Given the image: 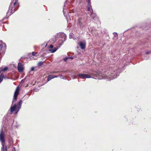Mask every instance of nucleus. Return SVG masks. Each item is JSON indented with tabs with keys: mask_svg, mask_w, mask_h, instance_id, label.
<instances>
[{
	"mask_svg": "<svg viewBox=\"0 0 151 151\" xmlns=\"http://www.w3.org/2000/svg\"><path fill=\"white\" fill-rule=\"evenodd\" d=\"M19 89L18 87H17L14 93L12 105L10 108V111L12 113L15 111L16 112V114H17L21 108L22 102V101L21 100L19 101L17 104H14L13 105L14 103L17 100V96L19 94Z\"/></svg>",
	"mask_w": 151,
	"mask_h": 151,
	"instance_id": "f257e3e1",
	"label": "nucleus"
},
{
	"mask_svg": "<svg viewBox=\"0 0 151 151\" xmlns=\"http://www.w3.org/2000/svg\"><path fill=\"white\" fill-rule=\"evenodd\" d=\"M18 0H12L10 3L9 9L7 13V14L10 15L14 13L15 11V9L17 7L18 4L17 3Z\"/></svg>",
	"mask_w": 151,
	"mask_h": 151,
	"instance_id": "f03ea898",
	"label": "nucleus"
},
{
	"mask_svg": "<svg viewBox=\"0 0 151 151\" xmlns=\"http://www.w3.org/2000/svg\"><path fill=\"white\" fill-rule=\"evenodd\" d=\"M7 130L5 126H3L1 129L0 134V141L1 143L2 146L1 147L2 151H6V147L4 149V142L5 140L4 139V131L6 132Z\"/></svg>",
	"mask_w": 151,
	"mask_h": 151,
	"instance_id": "7ed1b4c3",
	"label": "nucleus"
},
{
	"mask_svg": "<svg viewBox=\"0 0 151 151\" xmlns=\"http://www.w3.org/2000/svg\"><path fill=\"white\" fill-rule=\"evenodd\" d=\"M103 75V77L105 78H109L110 80L113 79L115 78H116L117 76L119 75V73L118 72H117L116 71H114V73H109V72H106L104 74H102L101 73L99 74V75L100 76H102Z\"/></svg>",
	"mask_w": 151,
	"mask_h": 151,
	"instance_id": "20e7f679",
	"label": "nucleus"
},
{
	"mask_svg": "<svg viewBox=\"0 0 151 151\" xmlns=\"http://www.w3.org/2000/svg\"><path fill=\"white\" fill-rule=\"evenodd\" d=\"M57 37L59 38V40L61 41L63 43L66 40V35L63 32H60L58 34Z\"/></svg>",
	"mask_w": 151,
	"mask_h": 151,
	"instance_id": "39448f33",
	"label": "nucleus"
},
{
	"mask_svg": "<svg viewBox=\"0 0 151 151\" xmlns=\"http://www.w3.org/2000/svg\"><path fill=\"white\" fill-rule=\"evenodd\" d=\"M24 69V65L21 63H18L17 65V70L19 73L22 72Z\"/></svg>",
	"mask_w": 151,
	"mask_h": 151,
	"instance_id": "423d86ee",
	"label": "nucleus"
},
{
	"mask_svg": "<svg viewBox=\"0 0 151 151\" xmlns=\"http://www.w3.org/2000/svg\"><path fill=\"white\" fill-rule=\"evenodd\" d=\"M78 76L82 79L91 78L90 75L87 74H79L78 75Z\"/></svg>",
	"mask_w": 151,
	"mask_h": 151,
	"instance_id": "0eeeda50",
	"label": "nucleus"
},
{
	"mask_svg": "<svg viewBox=\"0 0 151 151\" xmlns=\"http://www.w3.org/2000/svg\"><path fill=\"white\" fill-rule=\"evenodd\" d=\"M86 42L81 41L80 42L79 45L81 49L82 50H84L86 47Z\"/></svg>",
	"mask_w": 151,
	"mask_h": 151,
	"instance_id": "6e6552de",
	"label": "nucleus"
},
{
	"mask_svg": "<svg viewBox=\"0 0 151 151\" xmlns=\"http://www.w3.org/2000/svg\"><path fill=\"white\" fill-rule=\"evenodd\" d=\"M37 54V53L34 52H32V53H29V58L31 59H36L34 58Z\"/></svg>",
	"mask_w": 151,
	"mask_h": 151,
	"instance_id": "1a4fd4ad",
	"label": "nucleus"
},
{
	"mask_svg": "<svg viewBox=\"0 0 151 151\" xmlns=\"http://www.w3.org/2000/svg\"><path fill=\"white\" fill-rule=\"evenodd\" d=\"M83 19V18L82 17H79L78 20V24L81 27H83V24L82 22Z\"/></svg>",
	"mask_w": 151,
	"mask_h": 151,
	"instance_id": "9d476101",
	"label": "nucleus"
},
{
	"mask_svg": "<svg viewBox=\"0 0 151 151\" xmlns=\"http://www.w3.org/2000/svg\"><path fill=\"white\" fill-rule=\"evenodd\" d=\"M2 43L0 45V49H1L3 47L5 48H6V45L4 43H3L2 41L1 40L0 41Z\"/></svg>",
	"mask_w": 151,
	"mask_h": 151,
	"instance_id": "9b49d317",
	"label": "nucleus"
},
{
	"mask_svg": "<svg viewBox=\"0 0 151 151\" xmlns=\"http://www.w3.org/2000/svg\"><path fill=\"white\" fill-rule=\"evenodd\" d=\"M57 47H55L53 49L49 50V51L51 53H54L58 49Z\"/></svg>",
	"mask_w": 151,
	"mask_h": 151,
	"instance_id": "f8f14e48",
	"label": "nucleus"
},
{
	"mask_svg": "<svg viewBox=\"0 0 151 151\" xmlns=\"http://www.w3.org/2000/svg\"><path fill=\"white\" fill-rule=\"evenodd\" d=\"M113 34L114 35L113 39L114 40H116L118 38L117 34L116 32H114L113 33Z\"/></svg>",
	"mask_w": 151,
	"mask_h": 151,
	"instance_id": "ddd939ff",
	"label": "nucleus"
},
{
	"mask_svg": "<svg viewBox=\"0 0 151 151\" xmlns=\"http://www.w3.org/2000/svg\"><path fill=\"white\" fill-rule=\"evenodd\" d=\"M4 78V75L3 74H1L0 75V82H1L3 80Z\"/></svg>",
	"mask_w": 151,
	"mask_h": 151,
	"instance_id": "4468645a",
	"label": "nucleus"
},
{
	"mask_svg": "<svg viewBox=\"0 0 151 151\" xmlns=\"http://www.w3.org/2000/svg\"><path fill=\"white\" fill-rule=\"evenodd\" d=\"M91 17H93V18H95L96 17V14L95 13H91Z\"/></svg>",
	"mask_w": 151,
	"mask_h": 151,
	"instance_id": "2eb2a0df",
	"label": "nucleus"
},
{
	"mask_svg": "<svg viewBox=\"0 0 151 151\" xmlns=\"http://www.w3.org/2000/svg\"><path fill=\"white\" fill-rule=\"evenodd\" d=\"M1 69L2 71H5L7 70L8 68L6 67L4 68H1Z\"/></svg>",
	"mask_w": 151,
	"mask_h": 151,
	"instance_id": "dca6fc26",
	"label": "nucleus"
},
{
	"mask_svg": "<svg viewBox=\"0 0 151 151\" xmlns=\"http://www.w3.org/2000/svg\"><path fill=\"white\" fill-rule=\"evenodd\" d=\"M58 77H60L61 79H65V77L61 75H58L57 76Z\"/></svg>",
	"mask_w": 151,
	"mask_h": 151,
	"instance_id": "f3484780",
	"label": "nucleus"
},
{
	"mask_svg": "<svg viewBox=\"0 0 151 151\" xmlns=\"http://www.w3.org/2000/svg\"><path fill=\"white\" fill-rule=\"evenodd\" d=\"M69 37L70 38H73V34L72 33H70L69 35Z\"/></svg>",
	"mask_w": 151,
	"mask_h": 151,
	"instance_id": "a211bd4d",
	"label": "nucleus"
},
{
	"mask_svg": "<svg viewBox=\"0 0 151 151\" xmlns=\"http://www.w3.org/2000/svg\"><path fill=\"white\" fill-rule=\"evenodd\" d=\"M51 77V78H55L58 77V76H54V75H50Z\"/></svg>",
	"mask_w": 151,
	"mask_h": 151,
	"instance_id": "6ab92c4d",
	"label": "nucleus"
},
{
	"mask_svg": "<svg viewBox=\"0 0 151 151\" xmlns=\"http://www.w3.org/2000/svg\"><path fill=\"white\" fill-rule=\"evenodd\" d=\"M88 6H91V2L90 0H89L88 1Z\"/></svg>",
	"mask_w": 151,
	"mask_h": 151,
	"instance_id": "aec40b11",
	"label": "nucleus"
},
{
	"mask_svg": "<svg viewBox=\"0 0 151 151\" xmlns=\"http://www.w3.org/2000/svg\"><path fill=\"white\" fill-rule=\"evenodd\" d=\"M52 79V78H51V77L50 76V75L49 76L47 79V81H50Z\"/></svg>",
	"mask_w": 151,
	"mask_h": 151,
	"instance_id": "412c9836",
	"label": "nucleus"
},
{
	"mask_svg": "<svg viewBox=\"0 0 151 151\" xmlns=\"http://www.w3.org/2000/svg\"><path fill=\"white\" fill-rule=\"evenodd\" d=\"M43 62H40L38 63V66H40L42 64Z\"/></svg>",
	"mask_w": 151,
	"mask_h": 151,
	"instance_id": "4be33fe9",
	"label": "nucleus"
},
{
	"mask_svg": "<svg viewBox=\"0 0 151 151\" xmlns=\"http://www.w3.org/2000/svg\"><path fill=\"white\" fill-rule=\"evenodd\" d=\"M91 6H88V11H90V8H91Z\"/></svg>",
	"mask_w": 151,
	"mask_h": 151,
	"instance_id": "5701e85b",
	"label": "nucleus"
},
{
	"mask_svg": "<svg viewBox=\"0 0 151 151\" xmlns=\"http://www.w3.org/2000/svg\"><path fill=\"white\" fill-rule=\"evenodd\" d=\"M69 58L68 57H67V58H64V61H65V62H66L67 61V60Z\"/></svg>",
	"mask_w": 151,
	"mask_h": 151,
	"instance_id": "b1692460",
	"label": "nucleus"
},
{
	"mask_svg": "<svg viewBox=\"0 0 151 151\" xmlns=\"http://www.w3.org/2000/svg\"><path fill=\"white\" fill-rule=\"evenodd\" d=\"M35 70V68L34 67H32L31 68V71H34Z\"/></svg>",
	"mask_w": 151,
	"mask_h": 151,
	"instance_id": "393cba45",
	"label": "nucleus"
},
{
	"mask_svg": "<svg viewBox=\"0 0 151 151\" xmlns=\"http://www.w3.org/2000/svg\"><path fill=\"white\" fill-rule=\"evenodd\" d=\"M53 47V46L52 45H50L49 46V48H52Z\"/></svg>",
	"mask_w": 151,
	"mask_h": 151,
	"instance_id": "a878e982",
	"label": "nucleus"
},
{
	"mask_svg": "<svg viewBox=\"0 0 151 151\" xmlns=\"http://www.w3.org/2000/svg\"><path fill=\"white\" fill-rule=\"evenodd\" d=\"M150 52H151L150 51L147 52H146V53H146V54H148L149 53H150Z\"/></svg>",
	"mask_w": 151,
	"mask_h": 151,
	"instance_id": "bb28decb",
	"label": "nucleus"
},
{
	"mask_svg": "<svg viewBox=\"0 0 151 151\" xmlns=\"http://www.w3.org/2000/svg\"><path fill=\"white\" fill-rule=\"evenodd\" d=\"M69 58H70L71 59H73V58L72 57H70Z\"/></svg>",
	"mask_w": 151,
	"mask_h": 151,
	"instance_id": "cd10ccee",
	"label": "nucleus"
},
{
	"mask_svg": "<svg viewBox=\"0 0 151 151\" xmlns=\"http://www.w3.org/2000/svg\"><path fill=\"white\" fill-rule=\"evenodd\" d=\"M2 71L1 68H0V74L1 73V72Z\"/></svg>",
	"mask_w": 151,
	"mask_h": 151,
	"instance_id": "c85d7f7f",
	"label": "nucleus"
},
{
	"mask_svg": "<svg viewBox=\"0 0 151 151\" xmlns=\"http://www.w3.org/2000/svg\"><path fill=\"white\" fill-rule=\"evenodd\" d=\"M63 14H64V15L65 16V14L64 12H63Z\"/></svg>",
	"mask_w": 151,
	"mask_h": 151,
	"instance_id": "c756f323",
	"label": "nucleus"
},
{
	"mask_svg": "<svg viewBox=\"0 0 151 151\" xmlns=\"http://www.w3.org/2000/svg\"><path fill=\"white\" fill-rule=\"evenodd\" d=\"M91 9L93 11V10H92V9Z\"/></svg>",
	"mask_w": 151,
	"mask_h": 151,
	"instance_id": "7c9ffc66",
	"label": "nucleus"
}]
</instances>
